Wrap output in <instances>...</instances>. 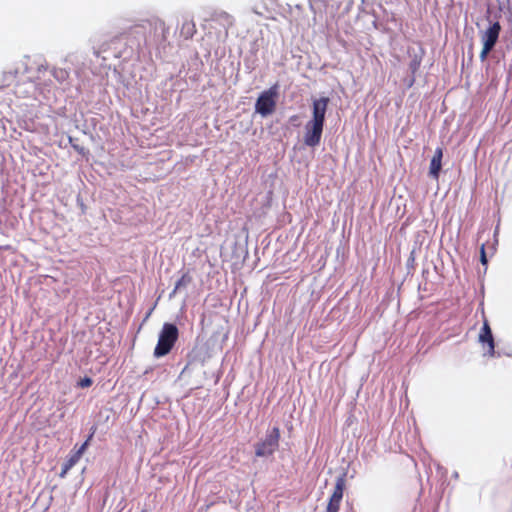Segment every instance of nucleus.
I'll return each mask as SVG.
<instances>
[{"label": "nucleus", "instance_id": "f257e3e1", "mask_svg": "<svg viewBox=\"0 0 512 512\" xmlns=\"http://www.w3.org/2000/svg\"><path fill=\"white\" fill-rule=\"evenodd\" d=\"M329 101L328 97L313 100L312 118L306 123L304 133V143L309 147L320 144Z\"/></svg>", "mask_w": 512, "mask_h": 512}, {"label": "nucleus", "instance_id": "f03ea898", "mask_svg": "<svg viewBox=\"0 0 512 512\" xmlns=\"http://www.w3.org/2000/svg\"><path fill=\"white\" fill-rule=\"evenodd\" d=\"M179 338V330L173 323H164L159 332L158 341L153 355L156 358L168 355L174 348Z\"/></svg>", "mask_w": 512, "mask_h": 512}, {"label": "nucleus", "instance_id": "7ed1b4c3", "mask_svg": "<svg viewBox=\"0 0 512 512\" xmlns=\"http://www.w3.org/2000/svg\"><path fill=\"white\" fill-rule=\"evenodd\" d=\"M281 433L278 426H274L267 431L265 438L255 445V455L257 457L272 456L279 448Z\"/></svg>", "mask_w": 512, "mask_h": 512}, {"label": "nucleus", "instance_id": "20e7f679", "mask_svg": "<svg viewBox=\"0 0 512 512\" xmlns=\"http://www.w3.org/2000/svg\"><path fill=\"white\" fill-rule=\"evenodd\" d=\"M278 97V87L274 85L263 91L255 104V110L262 116H268L275 111L276 99Z\"/></svg>", "mask_w": 512, "mask_h": 512}, {"label": "nucleus", "instance_id": "39448f33", "mask_svg": "<svg viewBox=\"0 0 512 512\" xmlns=\"http://www.w3.org/2000/svg\"><path fill=\"white\" fill-rule=\"evenodd\" d=\"M501 31V25L499 22H494L485 31L481 33V41L483 43L482 50L480 52V59L486 60L488 54L494 48L498 41L499 34Z\"/></svg>", "mask_w": 512, "mask_h": 512}, {"label": "nucleus", "instance_id": "423d86ee", "mask_svg": "<svg viewBox=\"0 0 512 512\" xmlns=\"http://www.w3.org/2000/svg\"><path fill=\"white\" fill-rule=\"evenodd\" d=\"M346 486L345 476H339L336 479L333 493L329 498L326 512H339L340 505L343 499V494Z\"/></svg>", "mask_w": 512, "mask_h": 512}, {"label": "nucleus", "instance_id": "0eeeda50", "mask_svg": "<svg viewBox=\"0 0 512 512\" xmlns=\"http://www.w3.org/2000/svg\"><path fill=\"white\" fill-rule=\"evenodd\" d=\"M479 341L483 344H487L488 350L487 353L489 356H494L495 354V344L494 338L492 335V331L488 321L485 319L483 323V327L479 334Z\"/></svg>", "mask_w": 512, "mask_h": 512}, {"label": "nucleus", "instance_id": "6e6552de", "mask_svg": "<svg viewBox=\"0 0 512 512\" xmlns=\"http://www.w3.org/2000/svg\"><path fill=\"white\" fill-rule=\"evenodd\" d=\"M442 156V149L437 148L430 162L429 175L436 180L439 178V173L442 167Z\"/></svg>", "mask_w": 512, "mask_h": 512}, {"label": "nucleus", "instance_id": "1a4fd4ad", "mask_svg": "<svg viewBox=\"0 0 512 512\" xmlns=\"http://www.w3.org/2000/svg\"><path fill=\"white\" fill-rule=\"evenodd\" d=\"M17 78V71H4L0 74V90L10 87Z\"/></svg>", "mask_w": 512, "mask_h": 512}, {"label": "nucleus", "instance_id": "9d476101", "mask_svg": "<svg viewBox=\"0 0 512 512\" xmlns=\"http://www.w3.org/2000/svg\"><path fill=\"white\" fill-rule=\"evenodd\" d=\"M192 276L189 273V271L182 274V276L178 279V281L175 284V287L173 289V294H175L177 291L186 288L192 283Z\"/></svg>", "mask_w": 512, "mask_h": 512}, {"label": "nucleus", "instance_id": "9b49d317", "mask_svg": "<svg viewBox=\"0 0 512 512\" xmlns=\"http://www.w3.org/2000/svg\"><path fill=\"white\" fill-rule=\"evenodd\" d=\"M196 33V26L192 21H185L181 27V35L185 39H190Z\"/></svg>", "mask_w": 512, "mask_h": 512}, {"label": "nucleus", "instance_id": "f8f14e48", "mask_svg": "<svg viewBox=\"0 0 512 512\" xmlns=\"http://www.w3.org/2000/svg\"><path fill=\"white\" fill-rule=\"evenodd\" d=\"M80 460L75 453L71 454L62 466L60 477H65L68 471Z\"/></svg>", "mask_w": 512, "mask_h": 512}, {"label": "nucleus", "instance_id": "ddd939ff", "mask_svg": "<svg viewBox=\"0 0 512 512\" xmlns=\"http://www.w3.org/2000/svg\"><path fill=\"white\" fill-rule=\"evenodd\" d=\"M52 75L59 83H64L69 78V72L63 68H55L52 71Z\"/></svg>", "mask_w": 512, "mask_h": 512}, {"label": "nucleus", "instance_id": "4468645a", "mask_svg": "<svg viewBox=\"0 0 512 512\" xmlns=\"http://www.w3.org/2000/svg\"><path fill=\"white\" fill-rule=\"evenodd\" d=\"M93 434H94V431L89 435L88 439L74 452L80 458L82 457L83 453L87 449V447L89 445V441L92 439Z\"/></svg>", "mask_w": 512, "mask_h": 512}, {"label": "nucleus", "instance_id": "2eb2a0df", "mask_svg": "<svg viewBox=\"0 0 512 512\" xmlns=\"http://www.w3.org/2000/svg\"><path fill=\"white\" fill-rule=\"evenodd\" d=\"M93 434H94V431L89 435L88 439L74 452L80 458L82 457L83 453L87 449V447L89 445V441L92 439Z\"/></svg>", "mask_w": 512, "mask_h": 512}, {"label": "nucleus", "instance_id": "dca6fc26", "mask_svg": "<svg viewBox=\"0 0 512 512\" xmlns=\"http://www.w3.org/2000/svg\"><path fill=\"white\" fill-rule=\"evenodd\" d=\"M92 383H93V381H92V379H91V378H89V377H85V378H83V379L80 381L79 385H80L82 388H85V387H89V386H91V385H92Z\"/></svg>", "mask_w": 512, "mask_h": 512}, {"label": "nucleus", "instance_id": "f3484780", "mask_svg": "<svg viewBox=\"0 0 512 512\" xmlns=\"http://www.w3.org/2000/svg\"><path fill=\"white\" fill-rule=\"evenodd\" d=\"M481 262L483 264H486L487 263V258H486V254H485V248H484V245L481 246Z\"/></svg>", "mask_w": 512, "mask_h": 512}, {"label": "nucleus", "instance_id": "a211bd4d", "mask_svg": "<svg viewBox=\"0 0 512 512\" xmlns=\"http://www.w3.org/2000/svg\"><path fill=\"white\" fill-rule=\"evenodd\" d=\"M156 24H159L160 28H162L163 30L165 29V23L161 20L157 21Z\"/></svg>", "mask_w": 512, "mask_h": 512}, {"label": "nucleus", "instance_id": "6ab92c4d", "mask_svg": "<svg viewBox=\"0 0 512 512\" xmlns=\"http://www.w3.org/2000/svg\"><path fill=\"white\" fill-rule=\"evenodd\" d=\"M413 254H414V250L411 251V256H410V259L413 260Z\"/></svg>", "mask_w": 512, "mask_h": 512}, {"label": "nucleus", "instance_id": "aec40b11", "mask_svg": "<svg viewBox=\"0 0 512 512\" xmlns=\"http://www.w3.org/2000/svg\"><path fill=\"white\" fill-rule=\"evenodd\" d=\"M151 312H152V311L148 312V314H147L146 318H148V317L151 315Z\"/></svg>", "mask_w": 512, "mask_h": 512}, {"label": "nucleus", "instance_id": "412c9836", "mask_svg": "<svg viewBox=\"0 0 512 512\" xmlns=\"http://www.w3.org/2000/svg\"><path fill=\"white\" fill-rule=\"evenodd\" d=\"M352 512H354V511H352Z\"/></svg>", "mask_w": 512, "mask_h": 512}]
</instances>
